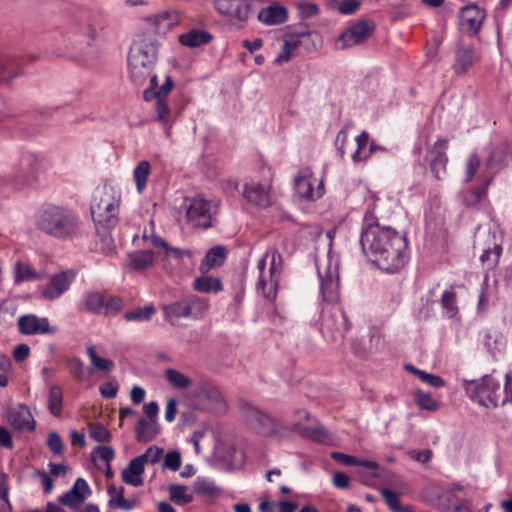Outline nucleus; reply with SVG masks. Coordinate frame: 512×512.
<instances>
[{
	"mask_svg": "<svg viewBox=\"0 0 512 512\" xmlns=\"http://www.w3.org/2000/svg\"><path fill=\"white\" fill-rule=\"evenodd\" d=\"M79 218L70 209L50 205L45 207L38 219V227L43 232L58 238L73 237L78 229Z\"/></svg>",
	"mask_w": 512,
	"mask_h": 512,
	"instance_id": "obj_5",
	"label": "nucleus"
},
{
	"mask_svg": "<svg viewBox=\"0 0 512 512\" xmlns=\"http://www.w3.org/2000/svg\"><path fill=\"white\" fill-rule=\"evenodd\" d=\"M244 415L247 424L261 435L274 436L281 439L291 433V425H284L255 406H247L244 410Z\"/></svg>",
	"mask_w": 512,
	"mask_h": 512,
	"instance_id": "obj_7",
	"label": "nucleus"
},
{
	"mask_svg": "<svg viewBox=\"0 0 512 512\" xmlns=\"http://www.w3.org/2000/svg\"><path fill=\"white\" fill-rule=\"evenodd\" d=\"M63 402V392L62 389L53 385L49 389V397H48V408L52 415L59 416L62 409Z\"/></svg>",
	"mask_w": 512,
	"mask_h": 512,
	"instance_id": "obj_44",
	"label": "nucleus"
},
{
	"mask_svg": "<svg viewBox=\"0 0 512 512\" xmlns=\"http://www.w3.org/2000/svg\"><path fill=\"white\" fill-rule=\"evenodd\" d=\"M476 54L471 46L459 47L455 52V62L453 65L457 75L466 73L474 64Z\"/></svg>",
	"mask_w": 512,
	"mask_h": 512,
	"instance_id": "obj_27",
	"label": "nucleus"
},
{
	"mask_svg": "<svg viewBox=\"0 0 512 512\" xmlns=\"http://www.w3.org/2000/svg\"><path fill=\"white\" fill-rule=\"evenodd\" d=\"M173 86L174 82L172 78L167 75L165 82L161 86H158V83L156 85L149 84L143 91V98L145 101H151L155 98H166Z\"/></svg>",
	"mask_w": 512,
	"mask_h": 512,
	"instance_id": "obj_35",
	"label": "nucleus"
},
{
	"mask_svg": "<svg viewBox=\"0 0 512 512\" xmlns=\"http://www.w3.org/2000/svg\"><path fill=\"white\" fill-rule=\"evenodd\" d=\"M156 105L155 110L157 113V120L162 122L164 125L169 121L170 109L165 98H155Z\"/></svg>",
	"mask_w": 512,
	"mask_h": 512,
	"instance_id": "obj_58",
	"label": "nucleus"
},
{
	"mask_svg": "<svg viewBox=\"0 0 512 512\" xmlns=\"http://www.w3.org/2000/svg\"><path fill=\"white\" fill-rule=\"evenodd\" d=\"M416 376L424 383L430 385L434 388H440L445 385V381L440 376L430 374L428 372H425L423 370H417Z\"/></svg>",
	"mask_w": 512,
	"mask_h": 512,
	"instance_id": "obj_57",
	"label": "nucleus"
},
{
	"mask_svg": "<svg viewBox=\"0 0 512 512\" xmlns=\"http://www.w3.org/2000/svg\"><path fill=\"white\" fill-rule=\"evenodd\" d=\"M294 192L301 200L317 201L325 194L323 179L316 177L309 167L302 168L294 178Z\"/></svg>",
	"mask_w": 512,
	"mask_h": 512,
	"instance_id": "obj_9",
	"label": "nucleus"
},
{
	"mask_svg": "<svg viewBox=\"0 0 512 512\" xmlns=\"http://www.w3.org/2000/svg\"><path fill=\"white\" fill-rule=\"evenodd\" d=\"M156 313V308L153 304H148L143 307H139L132 311H127L124 314V319L126 321L133 322H145L149 321L154 314Z\"/></svg>",
	"mask_w": 512,
	"mask_h": 512,
	"instance_id": "obj_39",
	"label": "nucleus"
},
{
	"mask_svg": "<svg viewBox=\"0 0 512 512\" xmlns=\"http://www.w3.org/2000/svg\"><path fill=\"white\" fill-rule=\"evenodd\" d=\"M162 455L163 449L157 446H151L145 451V453L139 455L138 457L142 458V462L145 465L147 463H157L161 459Z\"/></svg>",
	"mask_w": 512,
	"mask_h": 512,
	"instance_id": "obj_59",
	"label": "nucleus"
},
{
	"mask_svg": "<svg viewBox=\"0 0 512 512\" xmlns=\"http://www.w3.org/2000/svg\"><path fill=\"white\" fill-rule=\"evenodd\" d=\"M267 256L264 254L257 263L259 278L257 282V290L261 292L266 299H274L277 294L278 278L270 274V269L266 272Z\"/></svg>",
	"mask_w": 512,
	"mask_h": 512,
	"instance_id": "obj_17",
	"label": "nucleus"
},
{
	"mask_svg": "<svg viewBox=\"0 0 512 512\" xmlns=\"http://www.w3.org/2000/svg\"><path fill=\"white\" fill-rule=\"evenodd\" d=\"M16 184L32 187L37 183V175L35 166L27 162L25 167H22V174L17 175L14 179Z\"/></svg>",
	"mask_w": 512,
	"mask_h": 512,
	"instance_id": "obj_48",
	"label": "nucleus"
},
{
	"mask_svg": "<svg viewBox=\"0 0 512 512\" xmlns=\"http://www.w3.org/2000/svg\"><path fill=\"white\" fill-rule=\"evenodd\" d=\"M165 378L176 389H186L191 385V379L188 376L173 368L165 370Z\"/></svg>",
	"mask_w": 512,
	"mask_h": 512,
	"instance_id": "obj_41",
	"label": "nucleus"
},
{
	"mask_svg": "<svg viewBox=\"0 0 512 512\" xmlns=\"http://www.w3.org/2000/svg\"><path fill=\"white\" fill-rule=\"evenodd\" d=\"M193 288L201 293H217L223 289V285L218 277L202 275L194 280Z\"/></svg>",
	"mask_w": 512,
	"mask_h": 512,
	"instance_id": "obj_36",
	"label": "nucleus"
},
{
	"mask_svg": "<svg viewBox=\"0 0 512 512\" xmlns=\"http://www.w3.org/2000/svg\"><path fill=\"white\" fill-rule=\"evenodd\" d=\"M227 258V249L224 246L217 245L210 248L200 264V270L207 272L212 268L221 266Z\"/></svg>",
	"mask_w": 512,
	"mask_h": 512,
	"instance_id": "obj_28",
	"label": "nucleus"
},
{
	"mask_svg": "<svg viewBox=\"0 0 512 512\" xmlns=\"http://www.w3.org/2000/svg\"><path fill=\"white\" fill-rule=\"evenodd\" d=\"M356 148L351 149L352 160H367L377 151H388L384 146H380L370 141V136L366 131H362L355 139Z\"/></svg>",
	"mask_w": 512,
	"mask_h": 512,
	"instance_id": "obj_22",
	"label": "nucleus"
},
{
	"mask_svg": "<svg viewBox=\"0 0 512 512\" xmlns=\"http://www.w3.org/2000/svg\"><path fill=\"white\" fill-rule=\"evenodd\" d=\"M194 492L199 495L214 497L220 493V489L215 485L214 481L198 477L193 485Z\"/></svg>",
	"mask_w": 512,
	"mask_h": 512,
	"instance_id": "obj_42",
	"label": "nucleus"
},
{
	"mask_svg": "<svg viewBox=\"0 0 512 512\" xmlns=\"http://www.w3.org/2000/svg\"><path fill=\"white\" fill-rule=\"evenodd\" d=\"M212 40V35L204 30L190 29L188 32L179 36V42L189 48H196L208 44Z\"/></svg>",
	"mask_w": 512,
	"mask_h": 512,
	"instance_id": "obj_31",
	"label": "nucleus"
},
{
	"mask_svg": "<svg viewBox=\"0 0 512 512\" xmlns=\"http://www.w3.org/2000/svg\"><path fill=\"white\" fill-rule=\"evenodd\" d=\"M459 19L461 29L470 35H475L482 26L485 12L476 5L466 6L461 9Z\"/></svg>",
	"mask_w": 512,
	"mask_h": 512,
	"instance_id": "obj_16",
	"label": "nucleus"
},
{
	"mask_svg": "<svg viewBox=\"0 0 512 512\" xmlns=\"http://www.w3.org/2000/svg\"><path fill=\"white\" fill-rule=\"evenodd\" d=\"M265 1L260 0V8L256 12V16L258 21L265 25H278L286 22L288 19V11L287 9L278 4L273 3L267 7L264 6Z\"/></svg>",
	"mask_w": 512,
	"mask_h": 512,
	"instance_id": "obj_20",
	"label": "nucleus"
},
{
	"mask_svg": "<svg viewBox=\"0 0 512 512\" xmlns=\"http://www.w3.org/2000/svg\"><path fill=\"white\" fill-rule=\"evenodd\" d=\"M76 272L68 269L53 274L42 289L41 295L45 300L54 301L59 299L65 292L70 289L71 284L75 280Z\"/></svg>",
	"mask_w": 512,
	"mask_h": 512,
	"instance_id": "obj_12",
	"label": "nucleus"
},
{
	"mask_svg": "<svg viewBox=\"0 0 512 512\" xmlns=\"http://www.w3.org/2000/svg\"><path fill=\"white\" fill-rule=\"evenodd\" d=\"M155 66H148L145 63L132 62L128 60L129 78L135 87L144 86L149 80V84H157V74L154 72Z\"/></svg>",
	"mask_w": 512,
	"mask_h": 512,
	"instance_id": "obj_19",
	"label": "nucleus"
},
{
	"mask_svg": "<svg viewBox=\"0 0 512 512\" xmlns=\"http://www.w3.org/2000/svg\"><path fill=\"white\" fill-rule=\"evenodd\" d=\"M159 433L157 421L149 420L145 417L139 418L135 427L136 440L146 443L153 440Z\"/></svg>",
	"mask_w": 512,
	"mask_h": 512,
	"instance_id": "obj_30",
	"label": "nucleus"
},
{
	"mask_svg": "<svg viewBox=\"0 0 512 512\" xmlns=\"http://www.w3.org/2000/svg\"><path fill=\"white\" fill-rule=\"evenodd\" d=\"M243 196L247 202L260 208H266L271 204L268 189L259 183L245 184Z\"/></svg>",
	"mask_w": 512,
	"mask_h": 512,
	"instance_id": "obj_23",
	"label": "nucleus"
},
{
	"mask_svg": "<svg viewBox=\"0 0 512 512\" xmlns=\"http://www.w3.org/2000/svg\"><path fill=\"white\" fill-rule=\"evenodd\" d=\"M374 30V24L371 21L360 20L348 27L338 38L337 46L340 49H346L353 45L365 42Z\"/></svg>",
	"mask_w": 512,
	"mask_h": 512,
	"instance_id": "obj_13",
	"label": "nucleus"
},
{
	"mask_svg": "<svg viewBox=\"0 0 512 512\" xmlns=\"http://www.w3.org/2000/svg\"><path fill=\"white\" fill-rule=\"evenodd\" d=\"M459 500L456 495L451 491H442L438 495V508L442 510H449L451 507H456Z\"/></svg>",
	"mask_w": 512,
	"mask_h": 512,
	"instance_id": "obj_55",
	"label": "nucleus"
},
{
	"mask_svg": "<svg viewBox=\"0 0 512 512\" xmlns=\"http://www.w3.org/2000/svg\"><path fill=\"white\" fill-rule=\"evenodd\" d=\"M158 47L159 41L156 35L151 32L138 34L130 47L128 60L142 62L148 66H156Z\"/></svg>",
	"mask_w": 512,
	"mask_h": 512,
	"instance_id": "obj_10",
	"label": "nucleus"
},
{
	"mask_svg": "<svg viewBox=\"0 0 512 512\" xmlns=\"http://www.w3.org/2000/svg\"><path fill=\"white\" fill-rule=\"evenodd\" d=\"M260 0H214L213 7L223 17L240 25L246 24L260 8Z\"/></svg>",
	"mask_w": 512,
	"mask_h": 512,
	"instance_id": "obj_8",
	"label": "nucleus"
},
{
	"mask_svg": "<svg viewBox=\"0 0 512 512\" xmlns=\"http://www.w3.org/2000/svg\"><path fill=\"white\" fill-rule=\"evenodd\" d=\"M441 306L448 318H453L458 313L456 293L453 289L445 290L441 296Z\"/></svg>",
	"mask_w": 512,
	"mask_h": 512,
	"instance_id": "obj_46",
	"label": "nucleus"
},
{
	"mask_svg": "<svg viewBox=\"0 0 512 512\" xmlns=\"http://www.w3.org/2000/svg\"><path fill=\"white\" fill-rule=\"evenodd\" d=\"M492 178L485 179L478 187L467 190L462 193V201L467 207H477L486 197L488 187Z\"/></svg>",
	"mask_w": 512,
	"mask_h": 512,
	"instance_id": "obj_32",
	"label": "nucleus"
},
{
	"mask_svg": "<svg viewBox=\"0 0 512 512\" xmlns=\"http://www.w3.org/2000/svg\"><path fill=\"white\" fill-rule=\"evenodd\" d=\"M188 318L191 319H202L209 309V301L199 296L185 297Z\"/></svg>",
	"mask_w": 512,
	"mask_h": 512,
	"instance_id": "obj_33",
	"label": "nucleus"
},
{
	"mask_svg": "<svg viewBox=\"0 0 512 512\" xmlns=\"http://www.w3.org/2000/svg\"><path fill=\"white\" fill-rule=\"evenodd\" d=\"M86 353L91 361V364L99 371L111 372L115 368V364L112 360L101 358L97 355L95 347L90 345L86 349Z\"/></svg>",
	"mask_w": 512,
	"mask_h": 512,
	"instance_id": "obj_43",
	"label": "nucleus"
},
{
	"mask_svg": "<svg viewBox=\"0 0 512 512\" xmlns=\"http://www.w3.org/2000/svg\"><path fill=\"white\" fill-rule=\"evenodd\" d=\"M151 173L150 162H138L133 170V178L138 193H142L146 187V181Z\"/></svg>",
	"mask_w": 512,
	"mask_h": 512,
	"instance_id": "obj_40",
	"label": "nucleus"
},
{
	"mask_svg": "<svg viewBox=\"0 0 512 512\" xmlns=\"http://www.w3.org/2000/svg\"><path fill=\"white\" fill-rule=\"evenodd\" d=\"M505 380L504 397H501L500 383L490 375L475 380H463V387L473 402L487 408L497 407L512 400V382L509 374H505Z\"/></svg>",
	"mask_w": 512,
	"mask_h": 512,
	"instance_id": "obj_4",
	"label": "nucleus"
},
{
	"mask_svg": "<svg viewBox=\"0 0 512 512\" xmlns=\"http://www.w3.org/2000/svg\"><path fill=\"white\" fill-rule=\"evenodd\" d=\"M119 385L115 379L107 381L100 385L99 391L102 397L113 399L117 396Z\"/></svg>",
	"mask_w": 512,
	"mask_h": 512,
	"instance_id": "obj_60",
	"label": "nucleus"
},
{
	"mask_svg": "<svg viewBox=\"0 0 512 512\" xmlns=\"http://www.w3.org/2000/svg\"><path fill=\"white\" fill-rule=\"evenodd\" d=\"M7 419L10 425L17 431L32 432L35 429V420L31 414L30 409L24 405L11 408L7 412Z\"/></svg>",
	"mask_w": 512,
	"mask_h": 512,
	"instance_id": "obj_18",
	"label": "nucleus"
},
{
	"mask_svg": "<svg viewBox=\"0 0 512 512\" xmlns=\"http://www.w3.org/2000/svg\"><path fill=\"white\" fill-rule=\"evenodd\" d=\"M291 432H296L302 437L314 442L328 444L333 440V435L321 424L315 426L302 425L300 422L291 424Z\"/></svg>",
	"mask_w": 512,
	"mask_h": 512,
	"instance_id": "obj_21",
	"label": "nucleus"
},
{
	"mask_svg": "<svg viewBox=\"0 0 512 512\" xmlns=\"http://www.w3.org/2000/svg\"><path fill=\"white\" fill-rule=\"evenodd\" d=\"M124 305L123 300L118 296H105L103 314L112 315L118 313Z\"/></svg>",
	"mask_w": 512,
	"mask_h": 512,
	"instance_id": "obj_54",
	"label": "nucleus"
},
{
	"mask_svg": "<svg viewBox=\"0 0 512 512\" xmlns=\"http://www.w3.org/2000/svg\"><path fill=\"white\" fill-rule=\"evenodd\" d=\"M362 0H343L339 6L338 11L343 15H352L360 7Z\"/></svg>",
	"mask_w": 512,
	"mask_h": 512,
	"instance_id": "obj_64",
	"label": "nucleus"
},
{
	"mask_svg": "<svg viewBox=\"0 0 512 512\" xmlns=\"http://www.w3.org/2000/svg\"><path fill=\"white\" fill-rule=\"evenodd\" d=\"M179 14L175 11H165L159 13L152 17L151 25L153 26V31H150L153 35L157 34H165L172 27L178 24L179 22Z\"/></svg>",
	"mask_w": 512,
	"mask_h": 512,
	"instance_id": "obj_26",
	"label": "nucleus"
},
{
	"mask_svg": "<svg viewBox=\"0 0 512 512\" xmlns=\"http://www.w3.org/2000/svg\"><path fill=\"white\" fill-rule=\"evenodd\" d=\"M320 281V294L327 307L321 309L320 332L329 342L339 343L350 328L345 312L335 304L340 299V276L337 259L327 254L325 263L316 261Z\"/></svg>",
	"mask_w": 512,
	"mask_h": 512,
	"instance_id": "obj_2",
	"label": "nucleus"
},
{
	"mask_svg": "<svg viewBox=\"0 0 512 512\" xmlns=\"http://www.w3.org/2000/svg\"><path fill=\"white\" fill-rule=\"evenodd\" d=\"M181 467V455L178 451L168 452L163 461V468L177 471Z\"/></svg>",
	"mask_w": 512,
	"mask_h": 512,
	"instance_id": "obj_61",
	"label": "nucleus"
},
{
	"mask_svg": "<svg viewBox=\"0 0 512 512\" xmlns=\"http://www.w3.org/2000/svg\"><path fill=\"white\" fill-rule=\"evenodd\" d=\"M311 34L312 33L309 31L306 25H301L294 31L288 33L286 35L287 39L284 40L282 50L274 61L275 64H282L289 61L294 51L299 47L302 40L309 38Z\"/></svg>",
	"mask_w": 512,
	"mask_h": 512,
	"instance_id": "obj_15",
	"label": "nucleus"
},
{
	"mask_svg": "<svg viewBox=\"0 0 512 512\" xmlns=\"http://www.w3.org/2000/svg\"><path fill=\"white\" fill-rule=\"evenodd\" d=\"M360 245L362 251L388 274L400 271L409 259V247L406 235L389 226H381L371 219H364Z\"/></svg>",
	"mask_w": 512,
	"mask_h": 512,
	"instance_id": "obj_1",
	"label": "nucleus"
},
{
	"mask_svg": "<svg viewBox=\"0 0 512 512\" xmlns=\"http://www.w3.org/2000/svg\"><path fill=\"white\" fill-rule=\"evenodd\" d=\"M448 147V140L438 139L429 151L430 160H447L446 150Z\"/></svg>",
	"mask_w": 512,
	"mask_h": 512,
	"instance_id": "obj_56",
	"label": "nucleus"
},
{
	"mask_svg": "<svg viewBox=\"0 0 512 512\" xmlns=\"http://www.w3.org/2000/svg\"><path fill=\"white\" fill-rule=\"evenodd\" d=\"M197 404L203 409L222 412L226 410V403L220 390L209 382H199L193 391Z\"/></svg>",
	"mask_w": 512,
	"mask_h": 512,
	"instance_id": "obj_11",
	"label": "nucleus"
},
{
	"mask_svg": "<svg viewBox=\"0 0 512 512\" xmlns=\"http://www.w3.org/2000/svg\"><path fill=\"white\" fill-rule=\"evenodd\" d=\"M69 367H70L71 372L77 378V380L84 381L89 378V375L86 373L84 364L80 359H78V358L73 359L71 361Z\"/></svg>",
	"mask_w": 512,
	"mask_h": 512,
	"instance_id": "obj_63",
	"label": "nucleus"
},
{
	"mask_svg": "<svg viewBox=\"0 0 512 512\" xmlns=\"http://www.w3.org/2000/svg\"><path fill=\"white\" fill-rule=\"evenodd\" d=\"M89 436L97 442H108L111 438V433L102 424L90 423Z\"/></svg>",
	"mask_w": 512,
	"mask_h": 512,
	"instance_id": "obj_52",
	"label": "nucleus"
},
{
	"mask_svg": "<svg viewBox=\"0 0 512 512\" xmlns=\"http://www.w3.org/2000/svg\"><path fill=\"white\" fill-rule=\"evenodd\" d=\"M145 465L141 457L133 458L126 468L123 469L121 477L125 484L133 487H140L144 483L143 473Z\"/></svg>",
	"mask_w": 512,
	"mask_h": 512,
	"instance_id": "obj_24",
	"label": "nucleus"
},
{
	"mask_svg": "<svg viewBox=\"0 0 512 512\" xmlns=\"http://www.w3.org/2000/svg\"><path fill=\"white\" fill-rule=\"evenodd\" d=\"M121 197V189L111 183L94 190L90 210L98 233L105 234L118 224Z\"/></svg>",
	"mask_w": 512,
	"mask_h": 512,
	"instance_id": "obj_3",
	"label": "nucleus"
},
{
	"mask_svg": "<svg viewBox=\"0 0 512 512\" xmlns=\"http://www.w3.org/2000/svg\"><path fill=\"white\" fill-rule=\"evenodd\" d=\"M221 458L232 467H241L245 461L244 452L234 445H222L218 449Z\"/></svg>",
	"mask_w": 512,
	"mask_h": 512,
	"instance_id": "obj_34",
	"label": "nucleus"
},
{
	"mask_svg": "<svg viewBox=\"0 0 512 512\" xmlns=\"http://www.w3.org/2000/svg\"><path fill=\"white\" fill-rule=\"evenodd\" d=\"M170 499L178 505H186L193 501V495L187 493V487L180 484L169 486Z\"/></svg>",
	"mask_w": 512,
	"mask_h": 512,
	"instance_id": "obj_45",
	"label": "nucleus"
},
{
	"mask_svg": "<svg viewBox=\"0 0 512 512\" xmlns=\"http://www.w3.org/2000/svg\"><path fill=\"white\" fill-rule=\"evenodd\" d=\"M414 401L420 409L427 411H436L439 403L428 392L417 390L414 392Z\"/></svg>",
	"mask_w": 512,
	"mask_h": 512,
	"instance_id": "obj_47",
	"label": "nucleus"
},
{
	"mask_svg": "<svg viewBox=\"0 0 512 512\" xmlns=\"http://www.w3.org/2000/svg\"><path fill=\"white\" fill-rule=\"evenodd\" d=\"M163 316L171 325H178L181 318H188L185 298L163 306Z\"/></svg>",
	"mask_w": 512,
	"mask_h": 512,
	"instance_id": "obj_29",
	"label": "nucleus"
},
{
	"mask_svg": "<svg viewBox=\"0 0 512 512\" xmlns=\"http://www.w3.org/2000/svg\"><path fill=\"white\" fill-rule=\"evenodd\" d=\"M85 500L86 495L79 493L74 486L59 498L63 505L72 509L78 508Z\"/></svg>",
	"mask_w": 512,
	"mask_h": 512,
	"instance_id": "obj_49",
	"label": "nucleus"
},
{
	"mask_svg": "<svg viewBox=\"0 0 512 512\" xmlns=\"http://www.w3.org/2000/svg\"><path fill=\"white\" fill-rule=\"evenodd\" d=\"M187 223L193 227L207 230L217 223L219 213V201L209 200L202 195H197L186 200Z\"/></svg>",
	"mask_w": 512,
	"mask_h": 512,
	"instance_id": "obj_6",
	"label": "nucleus"
},
{
	"mask_svg": "<svg viewBox=\"0 0 512 512\" xmlns=\"http://www.w3.org/2000/svg\"><path fill=\"white\" fill-rule=\"evenodd\" d=\"M18 330L23 335H44L54 334L56 327L50 326L46 317H39L35 314H26L18 318Z\"/></svg>",
	"mask_w": 512,
	"mask_h": 512,
	"instance_id": "obj_14",
	"label": "nucleus"
},
{
	"mask_svg": "<svg viewBox=\"0 0 512 512\" xmlns=\"http://www.w3.org/2000/svg\"><path fill=\"white\" fill-rule=\"evenodd\" d=\"M83 299H84V305L88 311L95 313V314H103L104 303H105V295L104 294H102L100 292H96V291H91V292L85 293L83 296Z\"/></svg>",
	"mask_w": 512,
	"mask_h": 512,
	"instance_id": "obj_38",
	"label": "nucleus"
},
{
	"mask_svg": "<svg viewBox=\"0 0 512 512\" xmlns=\"http://www.w3.org/2000/svg\"><path fill=\"white\" fill-rule=\"evenodd\" d=\"M381 495L385 499L386 504L393 512H406L408 511V507L402 508L400 505V500L397 492L391 489H382Z\"/></svg>",
	"mask_w": 512,
	"mask_h": 512,
	"instance_id": "obj_50",
	"label": "nucleus"
},
{
	"mask_svg": "<svg viewBox=\"0 0 512 512\" xmlns=\"http://www.w3.org/2000/svg\"><path fill=\"white\" fill-rule=\"evenodd\" d=\"M265 254L267 258L270 257V274L276 277L282 270V256L275 247H269Z\"/></svg>",
	"mask_w": 512,
	"mask_h": 512,
	"instance_id": "obj_53",
	"label": "nucleus"
},
{
	"mask_svg": "<svg viewBox=\"0 0 512 512\" xmlns=\"http://www.w3.org/2000/svg\"><path fill=\"white\" fill-rule=\"evenodd\" d=\"M47 446L53 454H61L64 449L63 441L56 432H50L47 437Z\"/></svg>",
	"mask_w": 512,
	"mask_h": 512,
	"instance_id": "obj_62",
	"label": "nucleus"
},
{
	"mask_svg": "<svg viewBox=\"0 0 512 512\" xmlns=\"http://www.w3.org/2000/svg\"><path fill=\"white\" fill-rule=\"evenodd\" d=\"M502 253V247L500 245H495L493 249H486L480 255V261L483 264H486L488 268H493L499 261V258Z\"/></svg>",
	"mask_w": 512,
	"mask_h": 512,
	"instance_id": "obj_51",
	"label": "nucleus"
},
{
	"mask_svg": "<svg viewBox=\"0 0 512 512\" xmlns=\"http://www.w3.org/2000/svg\"><path fill=\"white\" fill-rule=\"evenodd\" d=\"M21 70L22 64L18 58L0 54V83L10 84Z\"/></svg>",
	"mask_w": 512,
	"mask_h": 512,
	"instance_id": "obj_25",
	"label": "nucleus"
},
{
	"mask_svg": "<svg viewBox=\"0 0 512 512\" xmlns=\"http://www.w3.org/2000/svg\"><path fill=\"white\" fill-rule=\"evenodd\" d=\"M154 262V253L150 250L135 251L129 254V266L134 270H144Z\"/></svg>",
	"mask_w": 512,
	"mask_h": 512,
	"instance_id": "obj_37",
	"label": "nucleus"
}]
</instances>
